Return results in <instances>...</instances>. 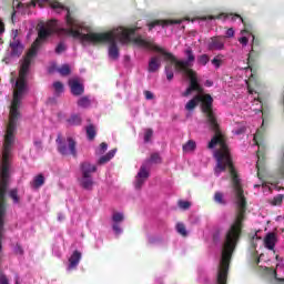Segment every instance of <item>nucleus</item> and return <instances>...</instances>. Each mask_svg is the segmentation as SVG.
I'll return each mask as SVG.
<instances>
[{
  "label": "nucleus",
  "mask_w": 284,
  "mask_h": 284,
  "mask_svg": "<svg viewBox=\"0 0 284 284\" xmlns=\"http://www.w3.org/2000/svg\"><path fill=\"white\" fill-rule=\"evenodd\" d=\"M43 3H49L50 8L58 12V14L65 12L67 28H59V22H57V20H52L51 22L39 27L38 38L32 43L31 49L28 51L27 57L21 63V65H23L28 61V71L30 70L32 59H34V57L38 54L41 44L45 43L48 38L52 37L54 32H62V34L73 37V39H78L82 45H99V43H109V57L110 59L114 60L119 59V45H116V41H119L122 45H128V43H131L132 41L135 45H138V48L152 50V48L141 45L139 42H136L138 39L145 41V39L141 38V36H136V29L118 27L106 33L91 32L88 27L83 26L79 20L72 18L70 14V9L61 4V2L37 0V2L31 1L28 4V8L31 6L33 8L37 6H39V8H43Z\"/></svg>",
  "instance_id": "f257e3e1"
},
{
  "label": "nucleus",
  "mask_w": 284,
  "mask_h": 284,
  "mask_svg": "<svg viewBox=\"0 0 284 284\" xmlns=\"http://www.w3.org/2000/svg\"><path fill=\"white\" fill-rule=\"evenodd\" d=\"M202 92L203 88H201V90L197 91V94L185 104V110L191 112V110H194L196 105L202 103V112L205 118V123L207 128L214 132V136L209 142V148L212 150L213 148H216V145L219 146V149L214 152L216 160V165L214 169L215 176H221V173L229 170L237 207L236 216H245L246 202L245 195H243V186L241 184V179H239V174H236V169H234V164L232 163V155L230 154V149L227 148V140L225 139L223 131H221V125L216 119V113H214V99L212 95L203 94Z\"/></svg>",
  "instance_id": "f03ea898"
},
{
  "label": "nucleus",
  "mask_w": 284,
  "mask_h": 284,
  "mask_svg": "<svg viewBox=\"0 0 284 284\" xmlns=\"http://www.w3.org/2000/svg\"><path fill=\"white\" fill-rule=\"evenodd\" d=\"M28 61L20 67L19 78L13 84V99L10 105L9 123L7 125V133L4 135V143L2 146V158L0 164V212L1 222L6 219V193L8 192V180L10 179V168L12 165V150L14 149V132H17V122L21 119V101L26 92H28Z\"/></svg>",
  "instance_id": "7ed1b4c3"
},
{
  "label": "nucleus",
  "mask_w": 284,
  "mask_h": 284,
  "mask_svg": "<svg viewBox=\"0 0 284 284\" xmlns=\"http://www.w3.org/2000/svg\"><path fill=\"white\" fill-rule=\"evenodd\" d=\"M136 43H139V45H143L144 48H152L151 50H153L154 52H159V54L163 57L164 61H170L171 63H174L175 70H179V72H182L184 77H187V79H190V85L185 90V92L182 93V97H190L192 92H201V84H199L196 72L191 70L192 65H194V61H196V57L194 55L192 47H187L184 50L186 60H178L172 53L148 40L138 39Z\"/></svg>",
  "instance_id": "20e7f679"
},
{
  "label": "nucleus",
  "mask_w": 284,
  "mask_h": 284,
  "mask_svg": "<svg viewBox=\"0 0 284 284\" xmlns=\"http://www.w3.org/2000/svg\"><path fill=\"white\" fill-rule=\"evenodd\" d=\"M152 163H161V155H159V153L151 154V158L141 165L140 171L135 176V190H141L143 184L148 181V179H150V169L152 168Z\"/></svg>",
  "instance_id": "39448f33"
},
{
  "label": "nucleus",
  "mask_w": 284,
  "mask_h": 284,
  "mask_svg": "<svg viewBox=\"0 0 284 284\" xmlns=\"http://www.w3.org/2000/svg\"><path fill=\"white\" fill-rule=\"evenodd\" d=\"M97 172V165L85 161L80 163V174L78 176V182L83 187V190H92L94 187V179L92 174Z\"/></svg>",
  "instance_id": "423d86ee"
},
{
  "label": "nucleus",
  "mask_w": 284,
  "mask_h": 284,
  "mask_svg": "<svg viewBox=\"0 0 284 284\" xmlns=\"http://www.w3.org/2000/svg\"><path fill=\"white\" fill-rule=\"evenodd\" d=\"M55 143L58 145V152L62 154V156L71 154V156L77 159V141H74V139L69 136L64 140L61 134H58Z\"/></svg>",
  "instance_id": "0eeeda50"
},
{
  "label": "nucleus",
  "mask_w": 284,
  "mask_h": 284,
  "mask_svg": "<svg viewBox=\"0 0 284 284\" xmlns=\"http://www.w3.org/2000/svg\"><path fill=\"white\" fill-rule=\"evenodd\" d=\"M206 48L210 52H221L222 50H225V37L223 36L211 37L206 41Z\"/></svg>",
  "instance_id": "6e6552de"
},
{
  "label": "nucleus",
  "mask_w": 284,
  "mask_h": 284,
  "mask_svg": "<svg viewBox=\"0 0 284 284\" xmlns=\"http://www.w3.org/2000/svg\"><path fill=\"white\" fill-rule=\"evenodd\" d=\"M19 32L16 31L12 40L9 43V52L10 57H20L23 54V50L26 47H23V43H21V40L18 38Z\"/></svg>",
  "instance_id": "1a4fd4ad"
},
{
  "label": "nucleus",
  "mask_w": 284,
  "mask_h": 284,
  "mask_svg": "<svg viewBox=\"0 0 284 284\" xmlns=\"http://www.w3.org/2000/svg\"><path fill=\"white\" fill-rule=\"evenodd\" d=\"M69 85L71 88V94H73V97H81V94H83V84L79 82V79L69 80Z\"/></svg>",
  "instance_id": "9d476101"
},
{
  "label": "nucleus",
  "mask_w": 284,
  "mask_h": 284,
  "mask_svg": "<svg viewBox=\"0 0 284 284\" xmlns=\"http://www.w3.org/2000/svg\"><path fill=\"white\" fill-rule=\"evenodd\" d=\"M174 23H183V20H155L148 24L149 30L152 28H156V26H161L162 28H166V26H174Z\"/></svg>",
  "instance_id": "9b49d317"
},
{
  "label": "nucleus",
  "mask_w": 284,
  "mask_h": 284,
  "mask_svg": "<svg viewBox=\"0 0 284 284\" xmlns=\"http://www.w3.org/2000/svg\"><path fill=\"white\" fill-rule=\"evenodd\" d=\"M81 262V252L74 251L69 258V266L68 270H77V266Z\"/></svg>",
  "instance_id": "f8f14e48"
},
{
  "label": "nucleus",
  "mask_w": 284,
  "mask_h": 284,
  "mask_svg": "<svg viewBox=\"0 0 284 284\" xmlns=\"http://www.w3.org/2000/svg\"><path fill=\"white\" fill-rule=\"evenodd\" d=\"M161 68V58L153 55L149 59V72H158Z\"/></svg>",
  "instance_id": "ddd939ff"
},
{
  "label": "nucleus",
  "mask_w": 284,
  "mask_h": 284,
  "mask_svg": "<svg viewBox=\"0 0 284 284\" xmlns=\"http://www.w3.org/2000/svg\"><path fill=\"white\" fill-rule=\"evenodd\" d=\"M264 244L267 250H274L276 246V234L268 233L264 239Z\"/></svg>",
  "instance_id": "4468645a"
},
{
  "label": "nucleus",
  "mask_w": 284,
  "mask_h": 284,
  "mask_svg": "<svg viewBox=\"0 0 284 284\" xmlns=\"http://www.w3.org/2000/svg\"><path fill=\"white\" fill-rule=\"evenodd\" d=\"M114 154H116V149H113L109 151L105 155H102L98 161V165H105V163H109V161H112V159H114Z\"/></svg>",
  "instance_id": "2eb2a0df"
},
{
  "label": "nucleus",
  "mask_w": 284,
  "mask_h": 284,
  "mask_svg": "<svg viewBox=\"0 0 284 284\" xmlns=\"http://www.w3.org/2000/svg\"><path fill=\"white\" fill-rule=\"evenodd\" d=\"M209 19H222L223 21H227V19H231V21H234V19H240V21H242L243 23H245L244 21H243V18H241V16H239V14H232V13H230V14H226V13H221V14H219V16H216V17H209Z\"/></svg>",
  "instance_id": "dca6fc26"
},
{
  "label": "nucleus",
  "mask_w": 284,
  "mask_h": 284,
  "mask_svg": "<svg viewBox=\"0 0 284 284\" xmlns=\"http://www.w3.org/2000/svg\"><path fill=\"white\" fill-rule=\"evenodd\" d=\"M45 183V176L43 174H38L37 176L33 178L31 182V187L34 190H38V187H41Z\"/></svg>",
  "instance_id": "f3484780"
},
{
  "label": "nucleus",
  "mask_w": 284,
  "mask_h": 284,
  "mask_svg": "<svg viewBox=\"0 0 284 284\" xmlns=\"http://www.w3.org/2000/svg\"><path fill=\"white\" fill-rule=\"evenodd\" d=\"M283 272H284V265L277 264L274 271V276H275V281H277V284H284V277L281 276V273Z\"/></svg>",
  "instance_id": "a211bd4d"
},
{
  "label": "nucleus",
  "mask_w": 284,
  "mask_h": 284,
  "mask_svg": "<svg viewBox=\"0 0 284 284\" xmlns=\"http://www.w3.org/2000/svg\"><path fill=\"white\" fill-rule=\"evenodd\" d=\"M165 74L168 81L174 79V62L169 61V64L165 67Z\"/></svg>",
  "instance_id": "6ab92c4d"
},
{
  "label": "nucleus",
  "mask_w": 284,
  "mask_h": 284,
  "mask_svg": "<svg viewBox=\"0 0 284 284\" xmlns=\"http://www.w3.org/2000/svg\"><path fill=\"white\" fill-rule=\"evenodd\" d=\"M87 130V139L89 141H94V136H97V128L94 124H90L85 128Z\"/></svg>",
  "instance_id": "aec40b11"
},
{
  "label": "nucleus",
  "mask_w": 284,
  "mask_h": 284,
  "mask_svg": "<svg viewBox=\"0 0 284 284\" xmlns=\"http://www.w3.org/2000/svg\"><path fill=\"white\" fill-rule=\"evenodd\" d=\"M214 202L217 203L219 205H225L227 202L225 201V195L221 192H215L214 194Z\"/></svg>",
  "instance_id": "412c9836"
},
{
  "label": "nucleus",
  "mask_w": 284,
  "mask_h": 284,
  "mask_svg": "<svg viewBox=\"0 0 284 284\" xmlns=\"http://www.w3.org/2000/svg\"><path fill=\"white\" fill-rule=\"evenodd\" d=\"M154 136V131L152 129H144L143 141L144 143H150Z\"/></svg>",
  "instance_id": "4be33fe9"
},
{
  "label": "nucleus",
  "mask_w": 284,
  "mask_h": 284,
  "mask_svg": "<svg viewBox=\"0 0 284 284\" xmlns=\"http://www.w3.org/2000/svg\"><path fill=\"white\" fill-rule=\"evenodd\" d=\"M194 150H196V142H194L193 140H190L183 145L184 152H194Z\"/></svg>",
  "instance_id": "5701e85b"
},
{
  "label": "nucleus",
  "mask_w": 284,
  "mask_h": 284,
  "mask_svg": "<svg viewBox=\"0 0 284 284\" xmlns=\"http://www.w3.org/2000/svg\"><path fill=\"white\" fill-rule=\"evenodd\" d=\"M69 125H81V115L73 114L68 119Z\"/></svg>",
  "instance_id": "b1692460"
},
{
  "label": "nucleus",
  "mask_w": 284,
  "mask_h": 284,
  "mask_svg": "<svg viewBox=\"0 0 284 284\" xmlns=\"http://www.w3.org/2000/svg\"><path fill=\"white\" fill-rule=\"evenodd\" d=\"M57 71L61 77H68L71 72L70 64H63L61 68L57 69Z\"/></svg>",
  "instance_id": "393cba45"
},
{
  "label": "nucleus",
  "mask_w": 284,
  "mask_h": 284,
  "mask_svg": "<svg viewBox=\"0 0 284 284\" xmlns=\"http://www.w3.org/2000/svg\"><path fill=\"white\" fill-rule=\"evenodd\" d=\"M90 98L88 97H82L78 100V105L79 108H90Z\"/></svg>",
  "instance_id": "a878e982"
},
{
  "label": "nucleus",
  "mask_w": 284,
  "mask_h": 284,
  "mask_svg": "<svg viewBox=\"0 0 284 284\" xmlns=\"http://www.w3.org/2000/svg\"><path fill=\"white\" fill-rule=\"evenodd\" d=\"M124 219L125 217H124L123 213H120V212H114L112 215V221L114 224L123 223Z\"/></svg>",
  "instance_id": "bb28decb"
},
{
  "label": "nucleus",
  "mask_w": 284,
  "mask_h": 284,
  "mask_svg": "<svg viewBox=\"0 0 284 284\" xmlns=\"http://www.w3.org/2000/svg\"><path fill=\"white\" fill-rule=\"evenodd\" d=\"M197 63L200 65H207V63H210V55L207 54H201L197 57Z\"/></svg>",
  "instance_id": "cd10ccee"
},
{
  "label": "nucleus",
  "mask_w": 284,
  "mask_h": 284,
  "mask_svg": "<svg viewBox=\"0 0 284 284\" xmlns=\"http://www.w3.org/2000/svg\"><path fill=\"white\" fill-rule=\"evenodd\" d=\"M176 232L178 234H181V236H187V230L185 229V224L183 223L176 224Z\"/></svg>",
  "instance_id": "c85d7f7f"
},
{
  "label": "nucleus",
  "mask_w": 284,
  "mask_h": 284,
  "mask_svg": "<svg viewBox=\"0 0 284 284\" xmlns=\"http://www.w3.org/2000/svg\"><path fill=\"white\" fill-rule=\"evenodd\" d=\"M65 50H68V47L65 45V42H60L55 47V54H63V52H65Z\"/></svg>",
  "instance_id": "c756f323"
},
{
  "label": "nucleus",
  "mask_w": 284,
  "mask_h": 284,
  "mask_svg": "<svg viewBox=\"0 0 284 284\" xmlns=\"http://www.w3.org/2000/svg\"><path fill=\"white\" fill-rule=\"evenodd\" d=\"M211 63L219 69L221 68V63H223V60L221 59V55H216L211 60Z\"/></svg>",
  "instance_id": "7c9ffc66"
},
{
  "label": "nucleus",
  "mask_w": 284,
  "mask_h": 284,
  "mask_svg": "<svg viewBox=\"0 0 284 284\" xmlns=\"http://www.w3.org/2000/svg\"><path fill=\"white\" fill-rule=\"evenodd\" d=\"M9 196L13 200V203H19V192L17 189L11 190Z\"/></svg>",
  "instance_id": "2f4dec72"
},
{
  "label": "nucleus",
  "mask_w": 284,
  "mask_h": 284,
  "mask_svg": "<svg viewBox=\"0 0 284 284\" xmlns=\"http://www.w3.org/2000/svg\"><path fill=\"white\" fill-rule=\"evenodd\" d=\"M53 88H54L55 94H61L63 92V83L59 81L53 83Z\"/></svg>",
  "instance_id": "473e14b6"
},
{
  "label": "nucleus",
  "mask_w": 284,
  "mask_h": 284,
  "mask_svg": "<svg viewBox=\"0 0 284 284\" xmlns=\"http://www.w3.org/2000/svg\"><path fill=\"white\" fill-rule=\"evenodd\" d=\"M106 151H108V143L102 142L100 144V148L95 151V154H105Z\"/></svg>",
  "instance_id": "72a5a7b5"
},
{
  "label": "nucleus",
  "mask_w": 284,
  "mask_h": 284,
  "mask_svg": "<svg viewBox=\"0 0 284 284\" xmlns=\"http://www.w3.org/2000/svg\"><path fill=\"white\" fill-rule=\"evenodd\" d=\"M247 32V30H243L242 31V38H240L239 39V41H240V43L242 44V45H247V43H248V41H250V39H247V37H245V33Z\"/></svg>",
  "instance_id": "f704fd0d"
},
{
  "label": "nucleus",
  "mask_w": 284,
  "mask_h": 284,
  "mask_svg": "<svg viewBox=\"0 0 284 284\" xmlns=\"http://www.w3.org/2000/svg\"><path fill=\"white\" fill-rule=\"evenodd\" d=\"M281 203H283V195H277L272 200L271 205H281Z\"/></svg>",
  "instance_id": "c9c22d12"
},
{
  "label": "nucleus",
  "mask_w": 284,
  "mask_h": 284,
  "mask_svg": "<svg viewBox=\"0 0 284 284\" xmlns=\"http://www.w3.org/2000/svg\"><path fill=\"white\" fill-rule=\"evenodd\" d=\"M190 202L187 201H180L179 202V207H181V210H190Z\"/></svg>",
  "instance_id": "e433bc0d"
},
{
  "label": "nucleus",
  "mask_w": 284,
  "mask_h": 284,
  "mask_svg": "<svg viewBox=\"0 0 284 284\" xmlns=\"http://www.w3.org/2000/svg\"><path fill=\"white\" fill-rule=\"evenodd\" d=\"M144 97L146 101H152V99H154V93L151 91H144Z\"/></svg>",
  "instance_id": "4c0bfd02"
},
{
  "label": "nucleus",
  "mask_w": 284,
  "mask_h": 284,
  "mask_svg": "<svg viewBox=\"0 0 284 284\" xmlns=\"http://www.w3.org/2000/svg\"><path fill=\"white\" fill-rule=\"evenodd\" d=\"M13 252L16 254H19L20 256L23 255V248L21 247V245L17 244L13 248Z\"/></svg>",
  "instance_id": "58836bf2"
},
{
  "label": "nucleus",
  "mask_w": 284,
  "mask_h": 284,
  "mask_svg": "<svg viewBox=\"0 0 284 284\" xmlns=\"http://www.w3.org/2000/svg\"><path fill=\"white\" fill-rule=\"evenodd\" d=\"M113 232L115 234H122L123 233V229H121V226L119 224H113Z\"/></svg>",
  "instance_id": "ea45409f"
},
{
  "label": "nucleus",
  "mask_w": 284,
  "mask_h": 284,
  "mask_svg": "<svg viewBox=\"0 0 284 284\" xmlns=\"http://www.w3.org/2000/svg\"><path fill=\"white\" fill-rule=\"evenodd\" d=\"M226 37H227L229 39H232V37H234V29H232V28L227 29V31H226Z\"/></svg>",
  "instance_id": "a19ab883"
},
{
  "label": "nucleus",
  "mask_w": 284,
  "mask_h": 284,
  "mask_svg": "<svg viewBox=\"0 0 284 284\" xmlns=\"http://www.w3.org/2000/svg\"><path fill=\"white\" fill-rule=\"evenodd\" d=\"M262 187H263L264 190H268V192H272V187H274V184H267V183H265V184L262 185Z\"/></svg>",
  "instance_id": "79ce46f5"
},
{
  "label": "nucleus",
  "mask_w": 284,
  "mask_h": 284,
  "mask_svg": "<svg viewBox=\"0 0 284 284\" xmlns=\"http://www.w3.org/2000/svg\"><path fill=\"white\" fill-rule=\"evenodd\" d=\"M258 135H260V131H257L254 135V142H255V145H257L258 148H261V145L258 144Z\"/></svg>",
  "instance_id": "37998d69"
},
{
  "label": "nucleus",
  "mask_w": 284,
  "mask_h": 284,
  "mask_svg": "<svg viewBox=\"0 0 284 284\" xmlns=\"http://www.w3.org/2000/svg\"><path fill=\"white\" fill-rule=\"evenodd\" d=\"M6 32V28L3 27V23L0 22V34H3Z\"/></svg>",
  "instance_id": "c03bdc74"
},
{
  "label": "nucleus",
  "mask_w": 284,
  "mask_h": 284,
  "mask_svg": "<svg viewBox=\"0 0 284 284\" xmlns=\"http://www.w3.org/2000/svg\"><path fill=\"white\" fill-rule=\"evenodd\" d=\"M243 132H245V128H242V129H240V130H236L235 131V134H243Z\"/></svg>",
  "instance_id": "a18cd8bd"
},
{
  "label": "nucleus",
  "mask_w": 284,
  "mask_h": 284,
  "mask_svg": "<svg viewBox=\"0 0 284 284\" xmlns=\"http://www.w3.org/2000/svg\"><path fill=\"white\" fill-rule=\"evenodd\" d=\"M254 103H256V105H258L260 108H263V105L261 104V100H254Z\"/></svg>",
  "instance_id": "49530a36"
},
{
  "label": "nucleus",
  "mask_w": 284,
  "mask_h": 284,
  "mask_svg": "<svg viewBox=\"0 0 284 284\" xmlns=\"http://www.w3.org/2000/svg\"><path fill=\"white\" fill-rule=\"evenodd\" d=\"M34 144H36L38 148H41V141H36Z\"/></svg>",
  "instance_id": "de8ad7c7"
},
{
  "label": "nucleus",
  "mask_w": 284,
  "mask_h": 284,
  "mask_svg": "<svg viewBox=\"0 0 284 284\" xmlns=\"http://www.w3.org/2000/svg\"><path fill=\"white\" fill-rule=\"evenodd\" d=\"M16 284H21V283H19V276H16Z\"/></svg>",
  "instance_id": "09e8293b"
},
{
  "label": "nucleus",
  "mask_w": 284,
  "mask_h": 284,
  "mask_svg": "<svg viewBox=\"0 0 284 284\" xmlns=\"http://www.w3.org/2000/svg\"><path fill=\"white\" fill-rule=\"evenodd\" d=\"M250 94H254V91L252 89H248Z\"/></svg>",
  "instance_id": "8fccbe9b"
},
{
  "label": "nucleus",
  "mask_w": 284,
  "mask_h": 284,
  "mask_svg": "<svg viewBox=\"0 0 284 284\" xmlns=\"http://www.w3.org/2000/svg\"><path fill=\"white\" fill-rule=\"evenodd\" d=\"M49 72H54V69H53V68H50V69H49Z\"/></svg>",
  "instance_id": "3c124183"
},
{
  "label": "nucleus",
  "mask_w": 284,
  "mask_h": 284,
  "mask_svg": "<svg viewBox=\"0 0 284 284\" xmlns=\"http://www.w3.org/2000/svg\"><path fill=\"white\" fill-rule=\"evenodd\" d=\"M61 219H63L61 215H59V221H61Z\"/></svg>",
  "instance_id": "603ef678"
},
{
  "label": "nucleus",
  "mask_w": 284,
  "mask_h": 284,
  "mask_svg": "<svg viewBox=\"0 0 284 284\" xmlns=\"http://www.w3.org/2000/svg\"><path fill=\"white\" fill-rule=\"evenodd\" d=\"M20 6H23V4H22V3H18V8H19Z\"/></svg>",
  "instance_id": "864d4df0"
},
{
  "label": "nucleus",
  "mask_w": 284,
  "mask_h": 284,
  "mask_svg": "<svg viewBox=\"0 0 284 284\" xmlns=\"http://www.w3.org/2000/svg\"><path fill=\"white\" fill-rule=\"evenodd\" d=\"M252 37V41H254V36H251Z\"/></svg>",
  "instance_id": "5fc2aeb1"
},
{
  "label": "nucleus",
  "mask_w": 284,
  "mask_h": 284,
  "mask_svg": "<svg viewBox=\"0 0 284 284\" xmlns=\"http://www.w3.org/2000/svg\"><path fill=\"white\" fill-rule=\"evenodd\" d=\"M209 83V85H212V83H210V82H207Z\"/></svg>",
  "instance_id": "6e6d98bb"
},
{
  "label": "nucleus",
  "mask_w": 284,
  "mask_h": 284,
  "mask_svg": "<svg viewBox=\"0 0 284 284\" xmlns=\"http://www.w3.org/2000/svg\"><path fill=\"white\" fill-rule=\"evenodd\" d=\"M257 158L261 159L260 155H258V153H257Z\"/></svg>",
  "instance_id": "4d7b16f0"
}]
</instances>
